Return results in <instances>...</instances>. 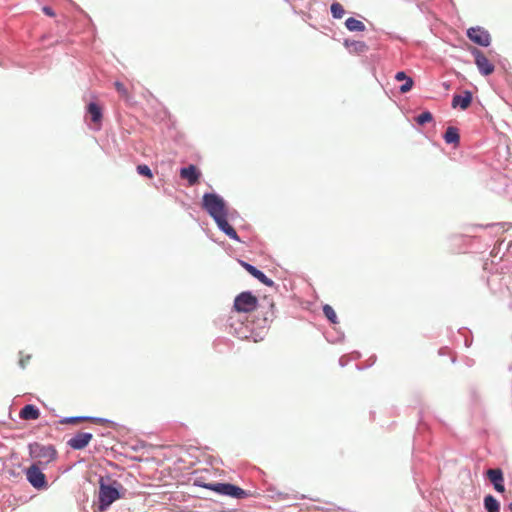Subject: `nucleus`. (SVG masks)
I'll return each instance as SVG.
<instances>
[{"mask_svg": "<svg viewBox=\"0 0 512 512\" xmlns=\"http://www.w3.org/2000/svg\"><path fill=\"white\" fill-rule=\"evenodd\" d=\"M345 26L350 31H364L365 25L362 21L355 19L353 17H350L346 20Z\"/></svg>", "mask_w": 512, "mask_h": 512, "instance_id": "obj_19", "label": "nucleus"}, {"mask_svg": "<svg viewBox=\"0 0 512 512\" xmlns=\"http://www.w3.org/2000/svg\"><path fill=\"white\" fill-rule=\"evenodd\" d=\"M323 313L331 323H338L336 312L330 305L326 304L323 306Z\"/></svg>", "mask_w": 512, "mask_h": 512, "instance_id": "obj_21", "label": "nucleus"}, {"mask_svg": "<svg viewBox=\"0 0 512 512\" xmlns=\"http://www.w3.org/2000/svg\"><path fill=\"white\" fill-rule=\"evenodd\" d=\"M19 416L23 420H36L40 416V411L34 405H25L21 409Z\"/></svg>", "mask_w": 512, "mask_h": 512, "instance_id": "obj_15", "label": "nucleus"}, {"mask_svg": "<svg viewBox=\"0 0 512 512\" xmlns=\"http://www.w3.org/2000/svg\"><path fill=\"white\" fill-rule=\"evenodd\" d=\"M240 263L247 272H249L253 277L258 279L264 285L269 287L274 285V282L271 279H269L262 271L258 270L253 265L246 263L244 261H241Z\"/></svg>", "mask_w": 512, "mask_h": 512, "instance_id": "obj_11", "label": "nucleus"}, {"mask_svg": "<svg viewBox=\"0 0 512 512\" xmlns=\"http://www.w3.org/2000/svg\"><path fill=\"white\" fill-rule=\"evenodd\" d=\"M444 140L448 144H459L460 136L458 129L452 126L448 127L444 134Z\"/></svg>", "mask_w": 512, "mask_h": 512, "instance_id": "obj_17", "label": "nucleus"}, {"mask_svg": "<svg viewBox=\"0 0 512 512\" xmlns=\"http://www.w3.org/2000/svg\"><path fill=\"white\" fill-rule=\"evenodd\" d=\"M87 418H84V417H70V418H65L64 420L61 421V423H78V422H81V421H84L86 420Z\"/></svg>", "mask_w": 512, "mask_h": 512, "instance_id": "obj_27", "label": "nucleus"}, {"mask_svg": "<svg viewBox=\"0 0 512 512\" xmlns=\"http://www.w3.org/2000/svg\"><path fill=\"white\" fill-rule=\"evenodd\" d=\"M87 113L90 115L91 121L99 128L102 121V107L95 102H91L87 106Z\"/></svg>", "mask_w": 512, "mask_h": 512, "instance_id": "obj_14", "label": "nucleus"}, {"mask_svg": "<svg viewBox=\"0 0 512 512\" xmlns=\"http://www.w3.org/2000/svg\"><path fill=\"white\" fill-rule=\"evenodd\" d=\"M230 327L234 328V333L238 337H240V338H247L248 337L247 334H246L247 331H244L242 327L237 329L236 327H234V323L233 322L230 323Z\"/></svg>", "mask_w": 512, "mask_h": 512, "instance_id": "obj_26", "label": "nucleus"}, {"mask_svg": "<svg viewBox=\"0 0 512 512\" xmlns=\"http://www.w3.org/2000/svg\"><path fill=\"white\" fill-rule=\"evenodd\" d=\"M471 53L473 54L475 58V64L482 75L488 76L494 72V64L485 56L481 50L473 48Z\"/></svg>", "mask_w": 512, "mask_h": 512, "instance_id": "obj_5", "label": "nucleus"}, {"mask_svg": "<svg viewBox=\"0 0 512 512\" xmlns=\"http://www.w3.org/2000/svg\"><path fill=\"white\" fill-rule=\"evenodd\" d=\"M42 11L49 17H54L55 16V12L53 11V9L49 6H44L42 8Z\"/></svg>", "mask_w": 512, "mask_h": 512, "instance_id": "obj_28", "label": "nucleus"}, {"mask_svg": "<svg viewBox=\"0 0 512 512\" xmlns=\"http://www.w3.org/2000/svg\"><path fill=\"white\" fill-rule=\"evenodd\" d=\"M432 120H433V116H432V114L429 111H425V112L421 113L416 118V122L419 125H424L426 123L431 122Z\"/></svg>", "mask_w": 512, "mask_h": 512, "instance_id": "obj_23", "label": "nucleus"}, {"mask_svg": "<svg viewBox=\"0 0 512 512\" xmlns=\"http://www.w3.org/2000/svg\"><path fill=\"white\" fill-rule=\"evenodd\" d=\"M27 480L30 482V484L37 488H44L46 486V479L44 473L40 470V468L37 465H32L27 469L26 472Z\"/></svg>", "mask_w": 512, "mask_h": 512, "instance_id": "obj_7", "label": "nucleus"}, {"mask_svg": "<svg viewBox=\"0 0 512 512\" xmlns=\"http://www.w3.org/2000/svg\"><path fill=\"white\" fill-rule=\"evenodd\" d=\"M331 13L334 18L340 19L344 16L345 10L340 3L335 2L331 5Z\"/></svg>", "mask_w": 512, "mask_h": 512, "instance_id": "obj_22", "label": "nucleus"}, {"mask_svg": "<svg viewBox=\"0 0 512 512\" xmlns=\"http://www.w3.org/2000/svg\"><path fill=\"white\" fill-rule=\"evenodd\" d=\"M201 176L200 170L193 164L180 169V177L188 181L190 186L196 185Z\"/></svg>", "mask_w": 512, "mask_h": 512, "instance_id": "obj_9", "label": "nucleus"}, {"mask_svg": "<svg viewBox=\"0 0 512 512\" xmlns=\"http://www.w3.org/2000/svg\"><path fill=\"white\" fill-rule=\"evenodd\" d=\"M486 476L490 480V482L493 484L494 489L499 493L505 492V486H504V476L501 469H488L486 471Z\"/></svg>", "mask_w": 512, "mask_h": 512, "instance_id": "obj_8", "label": "nucleus"}, {"mask_svg": "<svg viewBox=\"0 0 512 512\" xmlns=\"http://www.w3.org/2000/svg\"><path fill=\"white\" fill-rule=\"evenodd\" d=\"M258 299L251 292H242L234 300V309L239 313H249L257 308Z\"/></svg>", "mask_w": 512, "mask_h": 512, "instance_id": "obj_4", "label": "nucleus"}, {"mask_svg": "<svg viewBox=\"0 0 512 512\" xmlns=\"http://www.w3.org/2000/svg\"><path fill=\"white\" fill-rule=\"evenodd\" d=\"M114 87L122 98H124L126 100L130 98L129 92L123 83L116 81L114 83Z\"/></svg>", "mask_w": 512, "mask_h": 512, "instance_id": "obj_24", "label": "nucleus"}, {"mask_svg": "<svg viewBox=\"0 0 512 512\" xmlns=\"http://www.w3.org/2000/svg\"><path fill=\"white\" fill-rule=\"evenodd\" d=\"M137 172L140 175L148 177L149 179L153 178V173H152L151 169L145 164L138 165Z\"/></svg>", "mask_w": 512, "mask_h": 512, "instance_id": "obj_25", "label": "nucleus"}, {"mask_svg": "<svg viewBox=\"0 0 512 512\" xmlns=\"http://www.w3.org/2000/svg\"><path fill=\"white\" fill-rule=\"evenodd\" d=\"M395 79L397 81L405 82L403 85L400 86L401 93H407L412 89L414 84L413 79L411 77H408L405 72H397L395 75Z\"/></svg>", "mask_w": 512, "mask_h": 512, "instance_id": "obj_16", "label": "nucleus"}, {"mask_svg": "<svg viewBox=\"0 0 512 512\" xmlns=\"http://www.w3.org/2000/svg\"><path fill=\"white\" fill-rule=\"evenodd\" d=\"M124 488L121 483L114 480L111 484L104 483L103 479L99 482V509L105 511L113 502L123 497Z\"/></svg>", "mask_w": 512, "mask_h": 512, "instance_id": "obj_2", "label": "nucleus"}, {"mask_svg": "<svg viewBox=\"0 0 512 512\" xmlns=\"http://www.w3.org/2000/svg\"><path fill=\"white\" fill-rule=\"evenodd\" d=\"M467 36L472 42L480 46L487 47L490 45L491 42L490 34L488 33L487 30L481 27L469 28L467 30Z\"/></svg>", "mask_w": 512, "mask_h": 512, "instance_id": "obj_6", "label": "nucleus"}, {"mask_svg": "<svg viewBox=\"0 0 512 512\" xmlns=\"http://www.w3.org/2000/svg\"><path fill=\"white\" fill-rule=\"evenodd\" d=\"M24 363H26V360H21L20 361V364L22 365V367H24Z\"/></svg>", "mask_w": 512, "mask_h": 512, "instance_id": "obj_30", "label": "nucleus"}, {"mask_svg": "<svg viewBox=\"0 0 512 512\" xmlns=\"http://www.w3.org/2000/svg\"><path fill=\"white\" fill-rule=\"evenodd\" d=\"M203 209L214 219L218 228L231 239L239 241L236 230L228 223V211L224 200L215 193H206L202 198Z\"/></svg>", "mask_w": 512, "mask_h": 512, "instance_id": "obj_1", "label": "nucleus"}, {"mask_svg": "<svg viewBox=\"0 0 512 512\" xmlns=\"http://www.w3.org/2000/svg\"><path fill=\"white\" fill-rule=\"evenodd\" d=\"M345 46L350 49V51L361 53L367 50V46L362 41H345Z\"/></svg>", "mask_w": 512, "mask_h": 512, "instance_id": "obj_20", "label": "nucleus"}, {"mask_svg": "<svg viewBox=\"0 0 512 512\" xmlns=\"http://www.w3.org/2000/svg\"><path fill=\"white\" fill-rule=\"evenodd\" d=\"M92 434L87 432L77 433L74 437L69 439L68 445L76 450L85 448L92 440Z\"/></svg>", "mask_w": 512, "mask_h": 512, "instance_id": "obj_10", "label": "nucleus"}, {"mask_svg": "<svg viewBox=\"0 0 512 512\" xmlns=\"http://www.w3.org/2000/svg\"><path fill=\"white\" fill-rule=\"evenodd\" d=\"M484 507L487 512H500V504L492 495L485 496Z\"/></svg>", "mask_w": 512, "mask_h": 512, "instance_id": "obj_18", "label": "nucleus"}, {"mask_svg": "<svg viewBox=\"0 0 512 512\" xmlns=\"http://www.w3.org/2000/svg\"><path fill=\"white\" fill-rule=\"evenodd\" d=\"M32 453L36 457L44 458L46 460V462L53 461L56 458V450L51 446L36 445L32 449Z\"/></svg>", "mask_w": 512, "mask_h": 512, "instance_id": "obj_12", "label": "nucleus"}, {"mask_svg": "<svg viewBox=\"0 0 512 512\" xmlns=\"http://www.w3.org/2000/svg\"><path fill=\"white\" fill-rule=\"evenodd\" d=\"M195 485L214 491L221 495L230 496L237 499H242L247 496V493L242 488L230 483H205L200 479L195 481Z\"/></svg>", "mask_w": 512, "mask_h": 512, "instance_id": "obj_3", "label": "nucleus"}, {"mask_svg": "<svg viewBox=\"0 0 512 512\" xmlns=\"http://www.w3.org/2000/svg\"><path fill=\"white\" fill-rule=\"evenodd\" d=\"M24 363H26V360H21L20 361V364L22 365V367H24Z\"/></svg>", "mask_w": 512, "mask_h": 512, "instance_id": "obj_29", "label": "nucleus"}, {"mask_svg": "<svg viewBox=\"0 0 512 512\" xmlns=\"http://www.w3.org/2000/svg\"><path fill=\"white\" fill-rule=\"evenodd\" d=\"M472 102V93L465 91L463 95H454L452 99V106L454 108L460 107L462 110L467 109Z\"/></svg>", "mask_w": 512, "mask_h": 512, "instance_id": "obj_13", "label": "nucleus"}]
</instances>
